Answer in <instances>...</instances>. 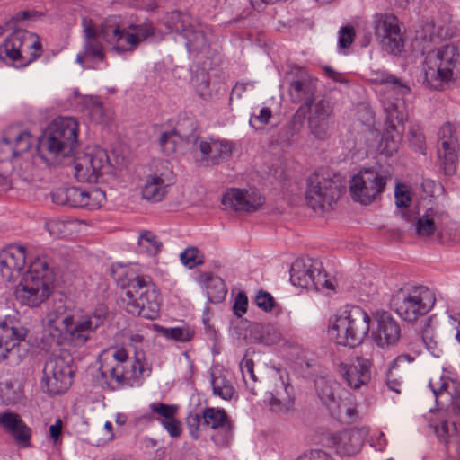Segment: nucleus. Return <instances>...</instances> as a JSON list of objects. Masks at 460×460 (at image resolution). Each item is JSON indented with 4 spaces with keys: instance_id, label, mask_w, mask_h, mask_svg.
I'll return each instance as SVG.
<instances>
[{
    "instance_id": "nucleus-26",
    "label": "nucleus",
    "mask_w": 460,
    "mask_h": 460,
    "mask_svg": "<svg viewBox=\"0 0 460 460\" xmlns=\"http://www.w3.org/2000/svg\"><path fill=\"white\" fill-rule=\"evenodd\" d=\"M438 405L442 407L447 404L453 406V410L460 418V383L441 376L439 380H431L429 383Z\"/></svg>"
},
{
    "instance_id": "nucleus-51",
    "label": "nucleus",
    "mask_w": 460,
    "mask_h": 460,
    "mask_svg": "<svg viewBox=\"0 0 460 460\" xmlns=\"http://www.w3.org/2000/svg\"><path fill=\"white\" fill-rule=\"evenodd\" d=\"M271 118V111L269 108H261L258 115H252L250 119V125L256 128H261L268 124Z\"/></svg>"
},
{
    "instance_id": "nucleus-4",
    "label": "nucleus",
    "mask_w": 460,
    "mask_h": 460,
    "mask_svg": "<svg viewBox=\"0 0 460 460\" xmlns=\"http://www.w3.org/2000/svg\"><path fill=\"white\" fill-rule=\"evenodd\" d=\"M102 323L103 317L100 314H84L58 305L46 314L44 327L58 342L68 341L81 346L91 339Z\"/></svg>"
},
{
    "instance_id": "nucleus-3",
    "label": "nucleus",
    "mask_w": 460,
    "mask_h": 460,
    "mask_svg": "<svg viewBox=\"0 0 460 460\" xmlns=\"http://www.w3.org/2000/svg\"><path fill=\"white\" fill-rule=\"evenodd\" d=\"M154 32L155 27L150 22L121 27L115 21H107L99 31L88 27L84 53L77 56V61L83 64L88 58L102 59L104 54L101 40L117 52L133 51L140 42L152 36Z\"/></svg>"
},
{
    "instance_id": "nucleus-44",
    "label": "nucleus",
    "mask_w": 460,
    "mask_h": 460,
    "mask_svg": "<svg viewBox=\"0 0 460 460\" xmlns=\"http://www.w3.org/2000/svg\"><path fill=\"white\" fill-rule=\"evenodd\" d=\"M394 198L396 206L402 210H406L412 201L411 188L403 183L397 184L394 190Z\"/></svg>"
},
{
    "instance_id": "nucleus-63",
    "label": "nucleus",
    "mask_w": 460,
    "mask_h": 460,
    "mask_svg": "<svg viewBox=\"0 0 460 460\" xmlns=\"http://www.w3.org/2000/svg\"><path fill=\"white\" fill-rule=\"evenodd\" d=\"M449 323L456 330V339L460 343V314H453L449 316Z\"/></svg>"
},
{
    "instance_id": "nucleus-52",
    "label": "nucleus",
    "mask_w": 460,
    "mask_h": 460,
    "mask_svg": "<svg viewBox=\"0 0 460 460\" xmlns=\"http://www.w3.org/2000/svg\"><path fill=\"white\" fill-rule=\"evenodd\" d=\"M255 302L257 306L265 312H270L276 306L274 298L267 292H259L256 296Z\"/></svg>"
},
{
    "instance_id": "nucleus-33",
    "label": "nucleus",
    "mask_w": 460,
    "mask_h": 460,
    "mask_svg": "<svg viewBox=\"0 0 460 460\" xmlns=\"http://www.w3.org/2000/svg\"><path fill=\"white\" fill-rule=\"evenodd\" d=\"M331 109L326 101H320L312 105L309 117V127L312 133L318 138L325 137L328 129V119Z\"/></svg>"
},
{
    "instance_id": "nucleus-7",
    "label": "nucleus",
    "mask_w": 460,
    "mask_h": 460,
    "mask_svg": "<svg viewBox=\"0 0 460 460\" xmlns=\"http://www.w3.org/2000/svg\"><path fill=\"white\" fill-rule=\"evenodd\" d=\"M460 64V53L453 44H445L429 51L422 64L424 82L434 90H444L455 79Z\"/></svg>"
},
{
    "instance_id": "nucleus-6",
    "label": "nucleus",
    "mask_w": 460,
    "mask_h": 460,
    "mask_svg": "<svg viewBox=\"0 0 460 460\" xmlns=\"http://www.w3.org/2000/svg\"><path fill=\"white\" fill-rule=\"evenodd\" d=\"M79 124L71 117L52 120L39 138L40 155L52 164L73 154L77 146Z\"/></svg>"
},
{
    "instance_id": "nucleus-12",
    "label": "nucleus",
    "mask_w": 460,
    "mask_h": 460,
    "mask_svg": "<svg viewBox=\"0 0 460 460\" xmlns=\"http://www.w3.org/2000/svg\"><path fill=\"white\" fill-rule=\"evenodd\" d=\"M41 44L38 35L28 31H16L0 47V58L16 66H24L40 56Z\"/></svg>"
},
{
    "instance_id": "nucleus-56",
    "label": "nucleus",
    "mask_w": 460,
    "mask_h": 460,
    "mask_svg": "<svg viewBox=\"0 0 460 460\" xmlns=\"http://www.w3.org/2000/svg\"><path fill=\"white\" fill-rule=\"evenodd\" d=\"M167 430L172 438H178L181 435L182 429L181 422L176 419V416L172 419L166 420L162 424Z\"/></svg>"
},
{
    "instance_id": "nucleus-39",
    "label": "nucleus",
    "mask_w": 460,
    "mask_h": 460,
    "mask_svg": "<svg viewBox=\"0 0 460 460\" xmlns=\"http://www.w3.org/2000/svg\"><path fill=\"white\" fill-rule=\"evenodd\" d=\"M147 327L159 332L166 339L179 342L190 341L194 335V332L188 326L165 328L158 324H150Z\"/></svg>"
},
{
    "instance_id": "nucleus-9",
    "label": "nucleus",
    "mask_w": 460,
    "mask_h": 460,
    "mask_svg": "<svg viewBox=\"0 0 460 460\" xmlns=\"http://www.w3.org/2000/svg\"><path fill=\"white\" fill-rule=\"evenodd\" d=\"M125 309L133 315L154 320L161 308V296L148 277L137 276L126 288L121 297Z\"/></svg>"
},
{
    "instance_id": "nucleus-61",
    "label": "nucleus",
    "mask_w": 460,
    "mask_h": 460,
    "mask_svg": "<svg viewBox=\"0 0 460 460\" xmlns=\"http://www.w3.org/2000/svg\"><path fill=\"white\" fill-rule=\"evenodd\" d=\"M323 70L325 75L328 76L329 78H331L332 80H333L334 82H339V83H346L347 82L345 76L342 74L335 71L331 66H323Z\"/></svg>"
},
{
    "instance_id": "nucleus-11",
    "label": "nucleus",
    "mask_w": 460,
    "mask_h": 460,
    "mask_svg": "<svg viewBox=\"0 0 460 460\" xmlns=\"http://www.w3.org/2000/svg\"><path fill=\"white\" fill-rule=\"evenodd\" d=\"M73 171L78 181L97 183L113 172V166L107 151L94 146L74 155Z\"/></svg>"
},
{
    "instance_id": "nucleus-14",
    "label": "nucleus",
    "mask_w": 460,
    "mask_h": 460,
    "mask_svg": "<svg viewBox=\"0 0 460 460\" xmlns=\"http://www.w3.org/2000/svg\"><path fill=\"white\" fill-rule=\"evenodd\" d=\"M387 180L386 174L373 169L359 171L349 182L352 199L362 205L372 203L384 191Z\"/></svg>"
},
{
    "instance_id": "nucleus-60",
    "label": "nucleus",
    "mask_w": 460,
    "mask_h": 460,
    "mask_svg": "<svg viewBox=\"0 0 460 460\" xmlns=\"http://www.w3.org/2000/svg\"><path fill=\"white\" fill-rule=\"evenodd\" d=\"M297 460H331V457L323 451L312 450L300 456Z\"/></svg>"
},
{
    "instance_id": "nucleus-36",
    "label": "nucleus",
    "mask_w": 460,
    "mask_h": 460,
    "mask_svg": "<svg viewBox=\"0 0 460 460\" xmlns=\"http://www.w3.org/2000/svg\"><path fill=\"white\" fill-rule=\"evenodd\" d=\"M293 402V387L282 380L280 389H277L269 400L270 409L276 412H285L291 409Z\"/></svg>"
},
{
    "instance_id": "nucleus-41",
    "label": "nucleus",
    "mask_w": 460,
    "mask_h": 460,
    "mask_svg": "<svg viewBox=\"0 0 460 460\" xmlns=\"http://www.w3.org/2000/svg\"><path fill=\"white\" fill-rule=\"evenodd\" d=\"M212 388L214 394L224 400H230L234 394V388L232 383L221 372L213 371Z\"/></svg>"
},
{
    "instance_id": "nucleus-5",
    "label": "nucleus",
    "mask_w": 460,
    "mask_h": 460,
    "mask_svg": "<svg viewBox=\"0 0 460 460\" xmlns=\"http://www.w3.org/2000/svg\"><path fill=\"white\" fill-rule=\"evenodd\" d=\"M371 321V315L365 309L348 304L329 316L327 335L337 345L354 348L368 336Z\"/></svg>"
},
{
    "instance_id": "nucleus-28",
    "label": "nucleus",
    "mask_w": 460,
    "mask_h": 460,
    "mask_svg": "<svg viewBox=\"0 0 460 460\" xmlns=\"http://www.w3.org/2000/svg\"><path fill=\"white\" fill-rule=\"evenodd\" d=\"M0 426L13 438L20 447H30L31 429L27 426L20 415L10 411L0 413Z\"/></svg>"
},
{
    "instance_id": "nucleus-1",
    "label": "nucleus",
    "mask_w": 460,
    "mask_h": 460,
    "mask_svg": "<svg viewBox=\"0 0 460 460\" xmlns=\"http://www.w3.org/2000/svg\"><path fill=\"white\" fill-rule=\"evenodd\" d=\"M0 271L12 281L22 276L14 290L22 305L38 307L45 303L55 287V273L45 256H31L22 245H9L0 252Z\"/></svg>"
},
{
    "instance_id": "nucleus-16",
    "label": "nucleus",
    "mask_w": 460,
    "mask_h": 460,
    "mask_svg": "<svg viewBox=\"0 0 460 460\" xmlns=\"http://www.w3.org/2000/svg\"><path fill=\"white\" fill-rule=\"evenodd\" d=\"M374 29L383 49L391 54H400L404 49V38L396 16L377 13L374 17Z\"/></svg>"
},
{
    "instance_id": "nucleus-27",
    "label": "nucleus",
    "mask_w": 460,
    "mask_h": 460,
    "mask_svg": "<svg viewBox=\"0 0 460 460\" xmlns=\"http://www.w3.org/2000/svg\"><path fill=\"white\" fill-rule=\"evenodd\" d=\"M198 148L202 155L201 163L204 165L218 164L232 155L234 146L225 139L200 140Z\"/></svg>"
},
{
    "instance_id": "nucleus-34",
    "label": "nucleus",
    "mask_w": 460,
    "mask_h": 460,
    "mask_svg": "<svg viewBox=\"0 0 460 460\" xmlns=\"http://www.w3.org/2000/svg\"><path fill=\"white\" fill-rule=\"evenodd\" d=\"M52 200L58 205L84 208V190L77 187H61L52 192Z\"/></svg>"
},
{
    "instance_id": "nucleus-23",
    "label": "nucleus",
    "mask_w": 460,
    "mask_h": 460,
    "mask_svg": "<svg viewBox=\"0 0 460 460\" xmlns=\"http://www.w3.org/2000/svg\"><path fill=\"white\" fill-rule=\"evenodd\" d=\"M173 172L169 167L149 174L141 187L142 198L150 202L162 201L167 195L168 189L173 184Z\"/></svg>"
},
{
    "instance_id": "nucleus-32",
    "label": "nucleus",
    "mask_w": 460,
    "mask_h": 460,
    "mask_svg": "<svg viewBox=\"0 0 460 460\" xmlns=\"http://www.w3.org/2000/svg\"><path fill=\"white\" fill-rule=\"evenodd\" d=\"M435 432L445 444L449 456L456 457L460 454V428L454 421L441 420L435 426Z\"/></svg>"
},
{
    "instance_id": "nucleus-13",
    "label": "nucleus",
    "mask_w": 460,
    "mask_h": 460,
    "mask_svg": "<svg viewBox=\"0 0 460 460\" xmlns=\"http://www.w3.org/2000/svg\"><path fill=\"white\" fill-rule=\"evenodd\" d=\"M290 281L303 288L333 291L336 280L322 270L321 264L311 258L296 259L291 266Z\"/></svg>"
},
{
    "instance_id": "nucleus-10",
    "label": "nucleus",
    "mask_w": 460,
    "mask_h": 460,
    "mask_svg": "<svg viewBox=\"0 0 460 460\" xmlns=\"http://www.w3.org/2000/svg\"><path fill=\"white\" fill-rule=\"evenodd\" d=\"M436 296L432 289L423 287L400 288L392 298V306L404 321L412 323L428 314L434 306Z\"/></svg>"
},
{
    "instance_id": "nucleus-43",
    "label": "nucleus",
    "mask_w": 460,
    "mask_h": 460,
    "mask_svg": "<svg viewBox=\"0 0 460 460\" xmlns=\"http://www.w3.org/2000/svg\"><path fill=\"white\" fill-rule=\"evenodd\" d=\"M150 410L155 414V419L161 424L176 416L178 407L175 405H168L162 402H154L150 405Z\"/></svg>"
},
{
    "instance_id": "nucleus-64",
    "label": "nucleus",
    "mask_w": 460,
    "mask_h": 460,
    "mask_svg": "<svg viewBox=\"0 0 460 460\" xmlns=\"http://www.w3.org/2000/svg\"><path fill=\"white\" fill-rule=\"evenodd\" d=\"M386 441L383 433L377 435L376 440L372 441V446L377 450H383L385 447Z\"/></svg>"
},
{
    "instance_id": "nucleus-42",
    "label": "nucleus",
    "mask_w": 460,
    "mask_h": 460,
    "mask_svg": "<svg viewBox=\"0 0 460 460\" xmlns=\"http://www.w3.org/2000/svg\"><path fill=\"white\" fill-rule=\"evenodd\" d=\"M438 243L443 244L460 243V223L455 222L448 217V222L444 227Z\"/></svg>"
},
{
    "instance_id": "nucleus-62",
    "label": "nucleus",
    "mask_w": 460,
    "mask_h": 460,
    "mask_svg": "<svg viewBox=\"0 0 460 460\" xmlns=\"http://www.w3.org/2000/svg\"><path fill=\"white\" fill-rule=\"evenodd\" d=\"M103 438H102L103 443L110 442L114 438L113 426L110 421H106L103 426Z\"/></svg>"
},
{
    "instance_id": "nucleus-38",
    "label": "nucleus",
    "mask_w": 460,
    "mask_h": 460,
    "mask_svg": "<svg viewBox=\"0 0 460 460\" xmlns=\"http://www.w3.org/2000/svg\"><path fill=\"white\" fill-rule=\"evenodd\" d=\"M200 281L206 287L207 296L211 303H219L225 299L227 291L221 278L205 273L200 276Z\"/></svg>"
},
{
    "instance_id": "nucleus-24",
    "label": "nucleus",
    "mask_w": 460,
    "mask_h": 460,
    "mask_svg": "<svg viewBox=\"0 0 460 460\" xmlns=\"http://www.w3.org/2000/svg\"><path fill=\"white\" fill-rule=\"evenodd\" d=\"M367 435L365 429L344 430L326 437V444L341 455H354L360 451Z\"/></svg>"
},
{
    "instance_id": "nucleus-37",
    "label": "nucleus",
    "mask_w": 460,
    "mask_h": 460,
    "mask_svg": "<svg viewBox=\"0 0 460 460\" xmlns=\"http://www.w3.org/2000/svg\"><path fill=\"white\" fill-rule=\"evenodd\" d=\"M163 249V243L159 236L150 230H141L137 239V251L139 253L156 257Z\"/></svg>"
},
{
    "instance_id": "nucleus-46",
    "label": "nucleus",
    "mask_w": 460,
    "mask_h": 460,
    "mask_svg": "<svg viewBox=\"0 0 460 460\" xmlns=\"http://www.w3.org/2000/svg\"><path fill=\"white\" fill-rule=\"evenodd\" d=\"M180 258L182 264L192 269L203 262L204 256L197 248L190 247L181 253Z\"/></svg>"
},
{
    "instance_id": "nucleus-22",
    "label": "nucleus",
    "mask_w": 460,
    "mask_h": 460,
    "mask_svg": "<svg viewBox=\"0 0 460 460\" xmlns=\"http://www.w3.org/2000/svg\"><path fill=\"white\" fill-rule=\"evenodd\" d=\"M28 329L15 316L0 317V361L26 340Z\"/></svg>"
},
{
    "instance_id": "nucleus-20",
    "label": "nucleus",
    "mask_w": 460,
    "mask_h": 460,
    "mask_svg": "<svg viewBox=\"0 0 460 460\" xmlns=\"http://www.w3.org/2000/svg\"><path fill=\"white\" fill-rule=\"evenodd\" d=\"M458 148L455 127L451 123H445L438 132V157L441 168L447 175L456 171Z\"/></svg>"
},
{
    "instance_id": "nucleus-55",
    "label": "nucleus",
    "mask_w": 460,
    "mask_h": 460,
    "mask_svg": "<svg viewBox=\"0 0 460 460\" xmlns=\"http://www.w3.org/2000/svg\"><path fill=\"white\" fill-rule=\"evenodd\" d=\"M89 100L92 105L89 107L92 119L97 123H103V107L97 98L91 97Z\"/></svg>"
},
{
    "instance_id": "nucleus-54",
    "label": "nucleus",
    "mask_w": 460,
    "mask_h": 460,
    "mask_svg": "<svg viewBox=\"0 0 460 460\" xmlns=\"http://www.w3.org/2000/svg\"><path fill=\"white\" fill-rule=\"evenodd\" d=\"M62 430L63 423L60 419H58L49 429V438L52 440L53 445L56 447L62 444Z\"/></svg>"
},
{
    "instance_id": "nucleus-15",
    "label": "nucleus",
    "mask_w": 460,
    "mask_h": 460,
    "mask_svg": "<svg viewBox=\"0 0 460 460\" xmlns=\"http://www.w3.org/2000/svg\"><path fill=\"white\" fill-rule=\"evenodd\" d=\"M74 370L70 358H50L45 364L41 388L50 395L66 393L73 383Z\"/></svg>"
},
{
    "instance_id": "nucleus-40",
    "label": "nucleus",
    "mask_w": 460,
    "mask_h": 460,
    "mask_svg": "<svg viewBox=\"0 0 460 460\" xmlns=\"http://www.w3.org/2000/svg\"><path fill=\"white\" fill-rule=\"evenodd\" d=\"M203 424L213 429L229 426V419L223 409L208 407L202 412Z\"/></svg>"
},
{
    "instance_id": "nucleus-50",
    "label": "nucleus",
    "mask_w": 460,
    "mask_h": 460,
    "mask_svg": "<svg viewBox=\"0 0 460 460\" xmlns=\"http://www.w3.org/2000/svg\"><path fill=\"white\" fill-rule=\"evenodd\" d=\"M187 426L190 430V436L194 439H198L200 435V429L203 424L202 415L198 413L190 414L187 418Z\"/></svg>"
},
{
    "instance_id": "nucleus-59",
    "label": "nucleus",
    "mask_w": 460,
    "mask_h": 460,
    "mask_svg": "<svg viewBox=\"0 0 460 460\" xmlns=\"http://www.w3.org/2000/svg\"><path fill=\"white\" fill-rule=\"evenodd\" d=\"M254 363L252 359L244 358L240 363V369L243 374L244 381L247 383V378L255 381L256 377L253 372Z\"/></svg>"
},
{
    "instance_id": "nucleus-49",
    "label": "nucleus",
    "mask_w": 460,
    "mask_h": 460,
    "mask_svg": "<svg viewBox=\"0 0 460 460\" xmlns=\"http://www.w3.org/2000/svg\"><path fill=\"white\" fill-rule=\"evenodd\" d=\"M34 142L33 137L27 131L21 132L15 139L13 155H18L27 151Z\"/></svg>"
},
{
    "instance_id": "nucleus-57",
    "label": "nucleus",
    "mask_w": 460,
    "mask_h": 460,
    "mask_svg": "<svg viewBox=\"0 0 460 460\" xmlns=\"http://www.w3.org/2000/svg\"><path fill=\"white\" fill-rule=\"evenodd\" d=\"M410 142L420 153H425V137L420 130L412 129L411 131Z\"/></svg>"
},
{
    "instance_id": "nucleus-19",
    "label": "nucleus",
    "mask_w": 460,
    "mask_h": 460,
    "mask_svg": "<svg viewBox=\"0 0 460 460\" xmlns=\"http://www.w3.org/2000/svg\"><path fill=\"white\" fill-rule=\"evenodd\" d=\"M265 203V197L254 188H231L222 197V204L235 211L253 213Z\"/></svg>"
},
{
    "instance_id": "nucleus-8",
    "label": "nucleus",
    "mask_w": 460,
    "mask_h": 460,
    "mask_svg": "<svg viewBox=\"0 0 460 460\" xmlns=\"http://www.w3.org/2000/svg\"><path fill=\"white\" fill-rule=\"evenodd\" d=\"M101 371L104 376L132 386L138 384L146 371L144 357L138 353L130 356L125 347H111L101 356Z\"/></svg>"
},
{
    "instance_id": "nucleus-48",
    "label": "nucleus",
    "mask_w": 460,
    "mask_h": 460,
    "mask_svg": "<svg viewBox=\"0 0 460 460\" xmlns=\"http://www.w3.org/2000/svg\"><path fill=\"white\" fill-rule=\"evenodd\" d=\"M411 361H412V358L409 355H401L395 358V360L393 363L392 369L390 370V373L388 375L387 385L391 390L399 394L401 392V386H402V383L400 381L392 379L393 370L395 369L396 367H400L401 364L411 363Z\"/></svg>"
},
{
    "instance_id": "nucleus-47",
    "label": "nucleus",
    "mask_w": 460,
    "mask_h": 460,
    "mask_svg": "<svg viewBox=\"0 0 460 460\" xmlns=\"http://www.w3.org/2000/svg\"><path fill=\"white\" fill-rule=\"evenodd\" d=\"M260 328V342L264 343L266 345H274L281 341V333L277 328L270 325L261 326Z\"/></svg>"
},
{
    "instance_id": "nucleus-58",
    "label": "nucleus",
    "mask_w": 460,
    "mask_h": 460,
    "mask_svg": "<svg viewBox=\"0 0 460 460\" xmlns=\"http://www.w3.org/2000/svg\"><path fill=\"white\" fill-rule=\"evenodd\" d=\"M248 306V299L244 293H239L235 297V301L233 306L234 313L237 316H242L246 313Z\"/></svg>"
},
{
    "instance_id": "nucleus-18",
    "label": "nucleus",
    "mask_w": 460,
    "mask_h": 460,
    "mask_svg": "<svg viewBox=\"0 0 460 460\" xmlns=\"http://www.w3.org/2000/svg\"><path fill=\"white\" fill-rule=\"evenodd\" d=\"M336 193V188L332 181L319 174H314L308 179L305 200L313 210L323 213L332 208Z\"/></svg>"
},
{
    "instance_id": "nucleus-35",
    "label": "nucleus",
    "mask_w": 460,
    "mask_h": 460,
    "mask_svg": "<svg viewBox=\"0 0 460 460\" xmlns=\"http://www.w3.org/2000/svg\"><path fill=\"white\" fill-rule=\"evenodd\" d=\"M80 225V222L70 218H51L46 222L45 227L51 236L65 238L76 233Z\"/></svg>"
},
{
    "instance_id": "nucleus-21",
    "label": "nucleus",
    "mask_w": 460,
    "mask_h": 460,
    "mask_svg": "<svg viewBox=\"0 0 460 460\" xmlns=\"http://www.w3.org/2000/svg\"><path fill=\"white\" fill-rule=\"evenodd\" d=\"M371 318L369 332L378 347L386 348L399 341L400 326L388 312L376 311Z\"/></svg>"
},
{
    "instance_id": "nucleus-53",
    "label": "nucleus",
    "mask_w": 460,
    "mask_h": 460,
    "mask_svg": "<svg viewBox=\"0 0 460 460\" xmlns=\"http://www.w3.org/2000/svg\"><path fill=\"white\" fill-rule=\"evenodd\" d=\"M355 38L354 29L350 26H345L339 32V47L341 49L349 48Z\"/></svg>"
},
{
    "instance_id": "nucleus-31",
    "label": "nucleus",
    "mask_w": 460,
    "mask_h": 460,
    "mask_svg": "<svg viewBox=\"0 0 460 460\" xmlns=\"http://www.w3.org/2000/svg\"><path fill=\"white\" fill-rule=\"evenodd\" d=\"M319 397L329 408L331 412L341 420H349L356 414L355 404L353 403L350 395L348 394V397L345 400L336 402L334 393L330 385H324L319 392Z\"/></svg>"
},
{
    "instance_id": "nucleus-29",
    "label": "nucleus",
    "mask_w": 460,
    "mask_h": 460,
    "mask_svg": "<svg viewBox=\"0 0 460 460\" xmlns=\"http://www.w3.org/2000/svg\"><path fill=\"white\" fill-rule=\"evenodd\" d=\"M194 130L195 123L191 119L179 122L175 128L164 130L161 133L159 142L164 154H172L180 143L189 140Z\"/></svg>"
},
{
    "instance_id": "nucleus-45",
    "label": "nucleus",
    "mask_w": 460,
    "mask_h": 460,
    "mask_svg": "<svg viewBox=\"0 0 460 460\" xmlns=\"http://www.w3.org/2000/svg\"><path fill=\"white\" fill-rule=\"evenodd\" d=\"M84 208L97 209L104 204L106 195L101 189L94 188L91 190H84Z\"/></svg>"
},
{
    "instance_id": "nucleus-30",
    "label": "nucleus",
    "mask_w": 460,
    "mask_h": 460,
    "mask_svg": "<svg viewBox=\"0 0 460 460\" xmlns=\"http://www.w3.org/2000/svg\"><path fill=\"white\" fill-rule=\"evenodd\" d=\"M190 16L188 13L172 12L164 16V22L169 30L184 33L190 44L200 46L205 43L204 35L200 31L190 29Z\"/></svg>"
},
{
    "instance_id": "nucleus-2",
    "label": "nucleus",
    "mask_w": 460,
    "mask_h": 460,
    "mask_svg": "<svg viewBox=\"0 0 460 460\" xmlns=\"http://www.w3.org/2000/svg\"><path fill=\"white\" fill-rule=\"evenodd\" d=\"M369 81L375 84V90L386 112V129L378 149L382 155L392 156L398 151L402 141V122L405 119L402 97L409 93L410 89L385 71H373Z\"/></svg>"
},
{
    "instance_id": "nucleus-25",
    "label": "nucleus",
    "mask_w": 460,
    "mask_h": 460,
    "mask_svg": "<svg viewBox=\"0 0 460 460\" xmlns=\"http://www.w3.org/2000/svg\"><path fill=\"white\" fill-rule=\"evenodd\" d=\"M370 367L368 359L357 357L341 362L339 372L349 386L357 389L369 381Z\"/></svg>"
},
{
    "instance_id": "nucleus-17",
    "label": "nucleus",
    "mask_w": 460,
    "mask_h": 460,
    "mask_svg": "<svg viewBox=\"0 0 460 460\" xmlns=\"http://www.w3.org/2000/svg\"><path fill=\"white\" fill-rule=\"evenodd\" d=\"M449 214L438 204L431 203L416 218L413 226L420 238L439 241L440 234L448 222Z\"/></svg>"
}]
</instances>
